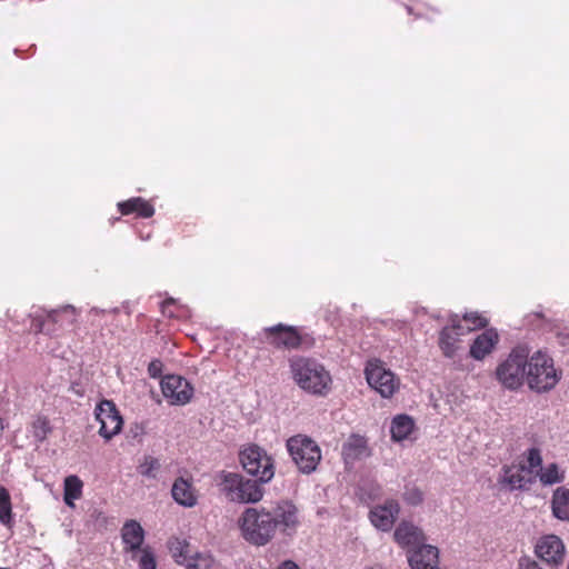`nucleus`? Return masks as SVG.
<instances>
[{
    "mask_svg": "<svg viewBox=\"0 0 569 569\" xmlns=\"http://www.w3.org/2000/svg\"><path fill=\"white\" fill-rule=\"evenodd\" d=\"M291 377L303 391L326 397L332 388V378L326 367L315 358L293 356L289 359Z\"/></svg>",
    "mask_w": 569,
    "mask_h": 569,
    "instance_id": "nucleus-1",
    "label": "nucleus"
},
{
    "mask_svg": "<svg viewBox=\"0 0 569 569\" xmlns=\"http://www.w3.org/2000/svg\"><path fill=\"white\" fill-rule=\"evenodd\" d=\"M238 525L243 539L254 546L267 545L276 535V522L271 511L266 508H247Z\"/></svg>",
    "mask_w": 569,
    "mask_h": 569,
    "instance_id": "nucleus-2",
    "label": "nucleus"
},
{
    "mask_svg": "<svg viewBox=\"0 0 569 569\" xmlns=\"http://www.w3.org/2000/svg\"><path fill=\"white\" fill-rule=\"evenodd\" d=\"M218 486L229 501L237 503H256L264 493L259 480L247 479L237 472L221 471Z\"/></svg>",
    "mask_w": 569,
    "mask_h": 569,
    "instance_id": "nucleus-3",
    "label": "nucleus"
},
{
    "mask_svg": "<svg viewBox=\"0 0 569 569\" xmlns=\"http://www.w3.org/2000/svg\"><path fill=\"white\" fill-rule=\"evenodd\" d=\"M526 378L530 389L547 392L553 389L560 380V372L553 366V360L542 351L535 352L527 360Z\"/></svg>",
    "mask_w": 569,
    "mask_h": 569,
    "instance_id": "nucleus-4",
    "label": "nucleus"
},
{
    "mask_svg": "<svg viewBox=\"0 0 569 569\" xmlns=\"http://www.w3.org/2000/svg\"><path fill=\"white\" fill-rule=\"evenodd\" d=\"M286 447L301 473L310 475L316 471L322 455L319 445L313 439L306 435H295L287 440Z\"/></svg>",
    "mask_w": 569,
    "mask_h": 569,
    "instance_id": "nucleus-5",
    "label": "nucleus"
},
{
    "mask_svg": "<svg viewBox=\"0 0 569 569\" xmlns=\"http://www.w3.org/2000/svg\"><path fill=\"white\" fill-rule=\"evenodd\" d=\"M529 350L527 347L513 348L506 360L496 369L497 380L507 389L517 390L523 383L526 377Z\"/></svg>",
    "mask_w": 569,
    "mask_h": 569,
    "instance_id": "nucleus-6",
    "label": "nucleus"
},
{
    "mask_svg": "<svg viewBox=\"0 0 569 569\" xmlns=\"http://www.w3.org/2000/svg\"><path fill=\"white\" fill-rule=\"evenodd\" d=\"M239 461L243 470L256 477L261 483L271 481L274 476V460L260 446L256 443L246 445L239 451Z\"/></svg>",
    "mask_w": 569,
    "mask_h": 569,
    "instance_id": "nucleus-7",
    "label": "nucleus"
},
{
    "mask_svg": "<svg viewBox=\"0 0 569 569\" xmlns=\"http://www.w3.org/2000/svg\"><path fill=\"white\" fill-rule=\"evenodd\" d=\"M264 341L276 349L298 350L303 347H311L313 338L302 333L297 327L278 323L263 328Z\"/></svg>",
    "mask_w": 569,
    "mask_h": 569,
    "instance_id": "nucleus-8",
    "label": "nucleus"
},
{
    "mask_svg": "<svg viewBox=\"0 0 569 569\" xmlns=\"http://www.w3.org/2000/svg\"><path fill=\"white\" fill-rule=\"evenodd\" d=\"M365 375L368 385L383 398H391L400 387V380L379 359L367 362Z\"/></svg>",
    "mask_w": 569,
    "mask_h": 569,
    "instance_id": "nucleus-9",
    "label": "nucleus"
},
{
    "mask_svg": "<svg viewBox=\"0 0 569 569\" xmlns=\"http://www.w3.org/2000/svg\"><path fill=\"white\" fill-rule=\"evenodd\" d=\"M94 417L100 423L98 433L106 441H110L122 429V417L112 400H101L96 406Z\"/></svg>",
    "mask_w": 569,
    "mask_h": 569,
    "instance_id": "nucleus-10",
    "label": "nucleus"
},
{
    "mask_svg": "<svg viewBox=\"0 0 569 569\" xmlns=\"http://www.w3.org/2000/svg\"><path fill=\"white\" fill-rule=\"evenodd\" d=\"M161 391L167 401L172 406H183L193 396V387L181 376L169 375L161 380Z\"/></svg>",
    "mask_w": 569,
    "mask_h": 569,
    "instance_id": "nucleus-11",
    "label": "nucleus"
},
{
    "mask_svg": "<svg viewBox=\"0 0 569 569\" xmlns=\"http://www.w3.org/2000/svg\"><path fill=\"white\" fill-rule=\"evenodd\" d=\"M536 555L548 566L558 567L565 560V545L556 535L543 536L536 545Z\"/></svg>",
    "mask_w": 569,
    "mask_h": 569,
    "instance_id": "nucleus-12",
    "label": "nucleus"
},
{
    "mask_svg": "<svg viewBox=\"0 0 569 569\" xmlns=\"http://www.w3.org/2000/svg\"><path fill=\"white\" fill-rule=\"evenodd\" d=\"M466 335L465 327L460 318L455 315L450 318V325L446 326L439 332L438 345L443 356L452 358L458 349L460 336Z\"/></svg>",
    "mask_w": 569,
    "mask_h": 569,
    "instance_id": "nucleus-13",
    "label": "nucleus"
},
{
    "mask_svg": "<svg viewBox=\"0 0 569 569\" xmlns=\"http://www.w3.org/2000/svg\"><path fill=\"white\" fill-rule=\"evenodd\" d=\"M400 512V505L396 499H387L382 505L371 508L369 518L371 523L379 530L389 531Z\"/></svg>",
    "mask_w": 569,
    "mask_h": 569,
    "instance_id": "nucleus-14",
    "label": "nucleus"
},
{
    "mask_svg": "<svg viewBox=\"0 0 569 569\" xmlns=\"http://www.w3.org/2000/svg\"><path fill=\"white\" fill-rule=\"evenodd\" d=\"M271 513L276 529L280 527L282 532H295L300 525L299 510L291 501H280Z\"/></svg>",
    "mask_w": 569,
    "mask_h": 569,
    "instance_id": "nucleus-15",
    "label": "nucleus"
},
{
    "mask_svg": "<svg viewBox=\"0 0 569 569\" xmlns=\"http://www.w3.org/2000/svg\"><path fill=\"white\" fill-rule=\"evenodd\" d=\"M342 459L346 466H352L356 461L371 456L368 439L361 435L352 433L342 445Z\"/></svg>",
    "mask_w": 569,
    "mask_h": 569,
    "instance_id": "nucleus-16",
    "label": "nucleus"
},
{
    "mask_svg": "<svg viewBox=\"0 0 569 569\" xmlns=\"http://www.w3.org/2000/svg\"><path fill=\"white\" fill-rule=\"evenodd\" d=\"M121 539L124 545V552L132 555V559H137V553L142 548L144 541V529L136 520H128L121 528Z\"/></svg>",
    "mask_w": 569,
    "mask_h": 569,
    "instance_id": "nucleus-17",
    "label": "nucleus"
},
{
    "mask_svg": "<svg viewBox=\"0 0 569 569\" xmlns=\"http://www.w3.org/2000/svg\"><path fill=\"white\" fill-rule=\"evenodd\" d=\"M408 556L412 569H436L439 563V550L431 545H425L410 550Z\"/></svg>",
    "mask_w": 569,
    "mask_h": 569,
    "instance_id": "nucleus-18",
    "label": "nucleus"
},
{
    "mask_svg": "<svg viewBox=\"0 0 569 569\" xmlns=\"http://www.w3.org/2000/svg\"><path fill=\"white\" fill-rule=\"evenodd\" d=\"M500 337L495 328H487L482 333L478 335L470 346V357L475 360H483L490 355L497 345Z\"/></svg>",
    "mask_w": 569,
    "mask_h": 569,
    "instance_id": "nucleus-19",
    "label": "nucleus"
},
{
    "mask_svg": "<svg viewBox=\"0 0 569 569\" xmlns=\"http://www.w3.org/2000/svg\"><path fill=\"white\" fill-rule=\"evenodd\" d=\"M393 538L399 546L410 550L421 546L426 540L423 532L408 521H402L396 528Z\"/></svg>",
    "mask_w": 569,
    "mask_h": 569,
    "instance_id": "nucleus-20",
    "label": "nucleus"
},
{
    "mask_svg": "<svg viewBox=\"0 0 569 569\" xmlns=\"http://www.w3.org/2000/svg\"><path fill=\"white\" fill-rule=\"evenodd\" d=\"M117 207L122 216L134 213L139 218L148 219L154 214L153 204L141 197H133L126 201L118 202Z\"/></svg>",
    "mask_w": 569,
    "mask_h": 569,
    "instance_id": "nucleus-21",
    "label": "nucleus"
},
{
    "mask_svg": "<svg viewBox=\"0 0 569 569\" xmlns=\"http://www.w3.org/2000/svg\"><path fill=\"white\" fill-rule=\"evenodd\" d=\"M172 497L176 502L184 507H193L197 503V491L191 481L184 478L174 480L171 489Z\"/></svg>",
    "mask_w": 569,
    "mask_h": 569,
    "instance_id": "nucleus-22",
    "label": "nucleus"
},
{
    "mask_svg": "<svg viewBox=\"0 0 569 569\" xmlns=\"http://www.w3.org/2000/svg\"><path fill=\"white\" fill-rule=\"evenodd\" d=\"M502 482L511 489H523L531 482V475H528L525 466H506L503 467Z\"/></svg>",
    "mask_w": 569,
    "mask_h": 569,
    "instance_id": "nucleus-23",
    "label": "nucleus"
},
{
    "mask_svg": "<svg viewBox=\"0 0 569 569\" xmlns=\"http://www.w3.org/2000/svg\"><path fill=\"white\" fill-rule=\"evenodd\" d=\"M416 428L415 420L408 415L396 416L390 426L391 439L396 442L403 441L410 437Z\"/></svg>",
    "mask_w": 569,
    "mask_h": 569,
    "instance_id": "nucleus-24",
    "label": "nucleus"
},
{
    "mask_svg": "<svg viewBox=\"0 0 569 569\" xmlns=\"http://www.w3.org/2000/svg\"><path fill=\"white\" fill-rule=\"evenodd\" d=\"M552 515L562 521H569V489L558 487L551 499Z\"/></svg>",
    "mask_w": 569,
    "mask_h": 569,
    "instance_id": "nucleus-25",
    "label": "nucleus"
},
{
    "mask_svg": "<svg viewBox=\"0 0 569 569\" xmlns=\"http://www.w3.org/2000/svg\"><path fill=\"white\" fill-rule=\"evenodd\" d=\"M48 326L56 328V332L66 323L71 325L76 318V309L72 306H66L60 309L50 310L46 313Z\"/></svg>",
    "mask_w": 569,
    "mask_h": 569,
    "instance_id": "nucleus-26",
    "label": "nucleus"
},
{
    "mask_svg": "<svg viewBox=\"0 0 569 569\" xmlns=\"http://www.w3.org/2000/svg\"><path fill=\"white\" fill-rule=\"evenodd\" d=\"M82 488L83 482L78 476L71 475L64 478L63 500L67 506L74 507V500L82 496Z\"/></svg>",
    "mask_w": 569,
    "mask_h": 569,
    "instance_id": "nucleus-27",
    "label": "nucleus"
},
{
    "mask_svg": "<svg viewBox=\"0 0 569 569\" xmlns=\"http://www.w3.org/2000/svg\"><path fill=\"white\" fill-rule=\"evenodd\" d=\"M0 523L9 529L12 528L14 523L11 496L8 489L3 486H0Z\"/></svg>",
    "mask_w": 569,
    "mask_h": 569,
    "instance_id": "nucleus-28",
    "label": "nucleus"
},
{
    "mask_svg": "<svg viewBox=\"0 0 569 569\" xmlns=\"http://www.w3.org/2000/svg\"><path fill=\"white\" fill-rule=\"evenodd\" d=\"M461 323L465 322V331L466 333H469L475 330L485 329L487 328L489 320L483 315L479 313L478 311H470L466 312L462 318L460 319Z\"/></svg>",
    "mask_w": 569,
    "mask_h": 569,
    "instance_id": "nucleus-29",
    "label": "nucleus"
},
{
    "mask_svg": "<svg viewBox=\"0 0 569 569\" xmlns=\"http://www.w3.org/2000/svg\"><path fill=\"white\" fill-rule=\"evenodd\" d=\"M190 545L186 540H181L179 538L170 539L169 541V550L174 559V561L179 565H182L189 558Z\"/></svg>",
    "mask_w": 569,
    "mask_h": 569,
    "instance_id": "nucleus-30",
    "label": "nucleus"
},
{
    "mask_svg": "<svg viewBox=\"0 0 569 569\" xmlns=\"http://www.w3.org/2000/svg\"><path fill=\"white\" fill-rule=\"evenodd\" d=\"M31 428L33 437L40 442L44 441L52 431L49 418L41 415L33 419Z\"/></svg>",
    "mask_w": 569,
    "mask_h": 569,
    "instance_id": "nucleus-31",
    "label": "nucleus"
},
{
    "mask_svg": "<svg viewBox=\"0 0 569 569\" xmlns=\"http://www.w3.org/2000/svg\"><path fill=\"white\" fill-rule=\"evenodd\" d=\"M160 461L159 459L152 456H146L143 460L138 466V472L146 478L154 479L157 478L158 471L160 470Z\"/></svg>",
    "mask_w": 569,
    "mask_h": 569,
    "instance_id": "nucleus-32",
    "label": "nucleus"
},
{
    "mask_svg": "<svg viewBox=\"0 0 569 569\" xmlns=\"http://www.w3.org/2000/svg\"><path fill=\"white\" fill-rule=\"evenodd\" d=\"M563 476L559 472L557 463H550L546 468H541L539 472V480L542 485H553L561 482Z\"/></svg>",
    "mask_w": 569,
    "mask_h": 569,
    "instance_id": "nucleus-33",
    "label": "nucleus"
},
{
    "mask_svg": "<svg viewBox=\"0 0 569 569\" xmlns=\"http://www.w3.org/2000/svg\"><path fill=\"white\" fill-rule=\"evenodd\" d=\"M138 558V566L140 569H156L157 562L154 555L149 546L142 547Z\"/></svg>",
    "mask_w": 569,
    "mask_h": 569,
    "instance_id": "nucleus-34",
    "label": "nucleus"
},
{
    "mask_svg": "<svg viewBox=\"0 0 569 569\" xmlns=\"http://www.w3.org/2000/svg\"><path fill=\"white\" fill-rule=\"evenodd\" d=\"M526 457H527V462H528V468H526L528 471V475H532L533 470H536L538 468L541 469L542 457H541L540 449H538L536 447L528 449L526 452Z\"/></svg>",
    "mask_w": 569,
    "mask_h": 569,
    "instance_id": "nucleus-35",
    "label": "nucleus"
},
{
    "mask_svg": "<svg viewBox=\"0 0 569 569\" xmlns=\"http://www.w3.org/2000/svg\"><path fill=\"white\" fill-rule=\"evenodd\" d=\"M31 329L34 331V333H56V328H51L50 326H48L46 315L33 317L31 321Z\"/></svg>",
    "mask_w": 569,
    "mask_h": 569,
    "instance_id": "nucleus-36",
    "label": "nucleus"
},
{
    "mask_svg": "<svg viewBox=\"0 0 569 569\" xmlns=\"http://www.w3.org/2000/svg\"><path fill=\"white\" fill-rule=\"evenodd\" d=\"M403 500L411 506H418L423 501V493L417 487H407L403 492Z\"/></svg>",
    "mask_w": 569,
    "mask_h": 569,
    "instance_id": "nucleus-37",
    "label": "nucleus"
},
{
    "mask_svg": "<svg viewBox=\"0 0 569 569\" xmlns=\"http://www.w3.org/2000/svg\"><path fill=\"white\" fill-rule=\"evenodd\" d=\"M211 568V559L204 556H197L192 559V562L187 565V569H210Z\"/></svg>",
    "mask_w": 569,
    "mask_h": 569,
    "instance_id": "nucleus-38",
    "label": "nucleus"
},
{
    "mask_svg": "<svg viewBox=\"0 0 569 569\" xmlns=\"http://www.w3.org/2000/svg\"><path fill=\"white\" fill-rule=\"evenodd\" d=\"M162 362L159 359L152 360L148 366V373L151 378H159L162 373Z\"/></svg>",
    "mask_w": 569,
    "mask_h": 569,
    "instance_id": "nucleus-39",
    "label": "nucleus"
},
{
    "mask_svg": "<svg viewBox=\"0 0 569 569\" xmlns=\"http://www.w3.org/2000/svg\"><path fill=\"white\" fill-rule=\"evenodd\" d=\"M176 305V301L173 298H168L162 301L161 303V312L162 315L172 318L174 317V312L172 311V307Z\"/></svg>",
    "mask_w": 569,
    "mask_h": 569,
    "instance_id": "nucleus-40",
    "label": "nucleus"
},
{
    "mask_svg": "<svg viewBox=\"0 0 569 569\" xmlns=\"http://www.w3.org/2000/svg\"><path fill=\"white\" fill-rule=\"evenodd\" d=\"M278 569H300V567L291 560H286L279 566Z\"/></svg>",
    "mask_w": 569,
    "mask_h": 569,
    "instance_id": "nucleus-41",
    "label": "nucleus"
},
{
    "mask_svg": "<svg viewBox=\"0 0 569 569\" xmlns=\"http://www.w3.org/2000/svg\"><path fill=\"white\" fill-rule=\"evenodd\" d=\"M381 495V487L379 485H375L371 487V492L369 493V498L376 499Z\"/></svg>",
    "mask_w": 569,
    "mask_h": 569,
    "instance_id": "nucleus-42",
    "label": "nucleus"
},
{
    "mask_svg": "<svg viewBox=\"0 0 569 569\" xmlns=\"http://www.w3.org/2000/svg\"><path fill=\"white\" fill-rule=\"evenodd\" d=\"M367 569H381V568H373V567H371V568H367Z\"/></svg>",
    "mask_w": 569,
    "mask_h": 569,
    "instance_id": "nucleus-43",
    "label": "nucleus"
}]
</instances>
